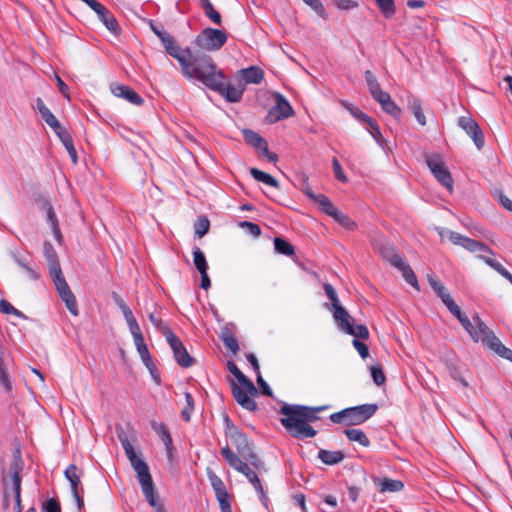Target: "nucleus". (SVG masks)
<instances>
[{
	"instance_id": "27",
	"label": "nucleus",
	"mask_w": 512,
	"mask_h": 512,
	"mask_svg": "<svg viewBox=\"0 0 512 512\" xmlns=\"http://www.w3.org/2000/svg\"><path fill=\"white\" fill-rule=\"evenodd\" d=\"M151 427L163 441L168 457H171L173 451V441L167 426L162 422L153 420L151 421Z\"/></svg>"
},
{
	"instance_id": "20",
	"label": "nucleus",
	"mask_w": 512,
	"mask_h": 512,
	"mask_svg": "<svg viewBox=\"0 0 512 512\" xmlns=\"http://www.w3.org/2000/svg\"><path fill=\"white\" fill-rule=\"evenodd\" d=\"M232 393L239 405H241L244 409L249 411H254L257 408L256 402L250 396H256L258 394V390L255 387V392L248 389L246 386H241L235 383L232 384Z\"/></svg>"
},
{
	"instance_id": "58",
	"label": "nucleus",
	"mask_w": 512,
	"mask_h": 512,
	"mask_svg": "<svg viewBox=\"0 0 512 512\" xmlns=\"http://www.w3.org/2000/svg\"><path fill=\"white\" fill-rule=\"evenodd\" d=\"M370 370H371V376H372L374 383L378 386L382 385L386 380L382 369L380 367L372 366L370 368Z\"/></svg>"
},
{
	"instance_id": "42",
	"label": "nucleus",
	"mask_w": 512,
	"mask_h": 512,
	"mask_svg": "<svg viewBox=\"0 0 512 512\" xmlns=\"http://www.w3.org/2000/svg\"><path fill=\"white\" fill-rule=\"evenodd\" d=\"M428 282L433 290L437 293V295L441 298L442 302H445L446 296H450V294L446 291L443 284L432 275H428Z\"/></svg>"
},
{
	"instance_id": "32",
	"label": "nucleus",
	"mask_w": 512,
	"mask_h": 512,
	"mask_svg": "<svg viewBox=\"0 0 512 512\" xmlns=\"http://www.w3.org/2000/svg\"><path fill=\"white\" fill-rule=\"evenodd\" d=\"M344 434L352 442H357L364 447H368L370 445V440L368 439L366 434L360 429H346L344 431Z\"/></svg>"
},
{
	"instance_id": "2",
	"label": "nucleus",
	"mask_w": 512,
	"mask_h": 512,
	"mask_svg": "<svg viewBox=\"0 0 512 512\" xmlns=\"http://www.w3.org/2000/svg\"><path fill=\"white\" fill-rule=\"evenodd\" d=\"M443 303L459 320L473 341L482 342L500 357L512 362V350L501 343L489 327L480 319V317L474 316L472 320H470L462 313L460 307L455 303L451 296H446V300Z\"/></svg>"
},
{
	"instance_id": "15",
	"label": "nucleus",
	"mask_w": 512,
	"mask_h": 512,
	"mask_svg": "<svg viewBox=\"0 0 512 512\" xmlns=\"http://www.w3.org/2000/svg\"><path fill=\"white\" fill-rule=\"evenodd\" d=\"M439 235L441 238L447 237L453 244L461 246L470 252L493 254L485 244L463 236L457 232L442 228L439 230Z\"/></svg>"
},
{
	"instance_id": "28",
	"label": "nucleus",
	"mask_w": 512,
	"mask_h": 512,
	"mask_svg": "<svg viewBox=\"0 0 512 512\" xmlns=\"http://www.w3.org/2000/svg\"><path fill=\"white\" fill-rule=\"evenodd\" d=\"M407 102H408V108L413 113L417 122L421 126H425L427 123V120L423 113L421 100L416 96L410 95V96H408Z\"/></svg>"
},
{
	"instance_id": "24",
	"label": "nucleus",
	"mask_w": 512,
	"mask_h": 512,
	"mask_svg": "<svg viewBox=\"0 0 512 512\" xmlns=\"http://www.w3.org/2000/svg\"><path fill=\"white\" fill-rule=\"evenodd\" d=\"M44 256L48 263L49 273L51 278L56 277L58 275L63 274L61 270V266L58 260V255L50 242L44 243Z\"/></svg>"
},
{
	"instance_id": "63",
	"label": "nucleus",
	"mask_w": 512,
	"mask_h": 512,
	"mask_svg": "<svg viewBox=\"0 0 512 512\" xmlns=\"http://www.w3.org/2000/svg\"><path fill=\"white\" fill-rule=\"evenodd\" d=\"M225 346L230 349L232 352H236L239 349V345L235 337L232 335H226L223 338Z\"/></svg>"
},
{
	"instance_id": "25",
	"label": "nucleus",
	"mask_w": 512,
	"mask_h": 512,
	"mask_svg": "<svg viewBox=\"0 0 512 512\" xmlns=\"http://www.w3.org/2000/svg\"><path fill=\"white\" fill-rule=\"evenodd\" d=\"M207 476L210 484L215 491L216 498L219 503L230 500V496L226 490L225 484L222 479L217 476L212 470H207Z\"/></svg>"
},
{
	"instance_id": "47",
	"label": "nucleus",
	"mask_w": 512,
	"mask_h": 512,
	"mask_svg": "<svg viewBox=\"0 0 512 512\" xmlns=\"http://www.w3.org/2000/svg\"><path fill=\"white\" fill-rule=\"evenodd\" d=\"M210 227V222L207 217H200L196 221L194 228H195V234L201 238L205 234H207Z\"/></svg>"
},
{
	"instance_id": "26",
	"label": "nucleus",
	"mask_w": 512,
	"mask_h": 512,
	"mask_svg": "<svg viewBox=\"0 0 512 512\" xmlns=\"http://www.w3.org/2000/svg\"><path fill=\"white\" fill-rule=\"evenodd\" d=\"M112 93L116 97L124 98L134 105H141L143 103L142 97L126 85H116L112 87Z\"/></svg>"
},
{
	"instance_id": "59",
	"label": "nucleus",
	"mask_w": 512,
	"mask_h": 512,
	"mask_svg": "<svg viewBox=\"0 0 512 512\" xmlns=\"http://www.w3.org/2000/svg\"><path fill=\"white\" fill-rule=\"evenodd\" d=\"M332 166H333V171H334V175H335L336 179L343 183L347 182L348 178L344 174L343 169H342L339 161L336 158H334L332 160Z\"/></svg>"
},
{
	"instance_id": "1",
	"label": "nucleus",
	"mask_w": 512,
	"mask_h": 512,
	"mask_svg": "<svg viewBox=\"0 0 512 512\" xmlns=\"http://www.w3.org/2000/svg\"><path fill=\"white\" fill-rule=\"evenodd\" d=\"M443 303L459 320L473 341L482 342L500 357L512 362V350L501 343L489 327L480 319V317L474 316L472 320H470L462 313L460 307L455 303L451 296H446V300Z\"/></svg>"
},
{
	"instance_id": "9",
	"label": "nucleus",
	"mask_w": 512,
	"mask_h": 512,
	"mask_svg": "<svg viewBox=\"0 0 512 512\" xmlns=\"http://www.w3.org/2000/svg\"><path fill=\"white\" fill-rule=\"evenodd\" d=\"M166 52L175 58L181 72L187 79H197L203 70L202 63L205 59H211L209 55L194 56L190 48L182 49L175 41L165 48Z\"/></svg>"
},
{
	"instance_id": "56",
	"label": "nucleus",
	"mask_w": 512,
	"mask_h": 512,
	"mask_svg": "<svg viewBox=\"0 0 512 512\" xmlns=\"http://www.w3.org/2000/svg\"><path fill=\"white\" fill-rule=\"evenodd\" d=\"M359 339H362L361 337H355L354 336V339H353V346L354 348L357 350V352L359 353V355L365 359L369 356V349H368V346L361 342Z\"/></svg>"
},
{
	"instance_id": "45",
	"label": "nucleus",
	"mask_w": 512,
	"mask_h": 512,
	"mask_svg": "<svg viewBox=\"0 0 512 512\" xmlns=\"http://www.w3.org/2000/svg\"><path fill=\"white\" fill-rule=\"evenodd\" d=\"M185 407L183 408L181 412V417L186 422L190 421L191 414L194 410V399L192 395L189 392H185Z\"/></svg>"
},
{
	"instance_id": "16",
	"label": "nucleus",
	"mask_w": 512,
	"mask_h": 512,
	"mask_svg": "<svg viewBox=\"0 0 512 512\" xmlns=\"http://www.w3.org/2000/svg\"><path fill=\"white\" fill-rule=\"evenodd\" d=\"M164 329V335L178 365L190 367L193 364V358L189 355L181 340L168 327H164Z\"/></svg>"
},
{
	"instance_id": "33",
	"label": "nucleus",
	"mask_w": 512,
	"mask_h": 512,
	"mask_svg": "<svg viewBox=\"0 0 512 512\" xmlns=\"http://www.w3.org/2000/svg\"><path fill=\"white\" fill-rule=\"evenodd\" d=\"M228 369L235 376L241 386H246L248 389L255 392V385L253 382L240 371L236 364L228 362Z\"/></svg>"
},
{
	"instance_id": "46",
	"label": "nucleus",
	"mask_w": 512,
	"mask_h": 512,
	"mask_svg": "<svg viewBox=\"0 0 512 512\" xmlns=\"http://www.w3.org/2000/svg\"><path fill=\"white\" fill-rule=\"evenodd\" d=\"M331 217H333L335 221H337L340 225L349 230H353L356 226L355 222L349 216L341 213L338 209Z\"/></svg>"
},
{
	"instance_id": "11",
	"label": "nucleus",
	"mask_w": 512,
	"mask_h": 512,
	"mask_svg": "<svg viewBox=\"0 0 512 512\" xmlns=\"http://www.w3.org/2000/svg\"><path fill=\"white\" fill-rule=\"evenodd\" d=\"M23 462L20 455H15L10 465V475H3L4 483V501L3 507L6 509L10 505V498L13 497L16 512H22L21 509V472Z\"/></svg>"
},
{
	"instance_id": "37",
	"label": "nucleus",
	"mask_w": 512,
	"mask_h": 512,
	"mask_svg": "<svg viewBox=\"0 0 512 512\" xmlns=\"http://www.w3.org/2000/svg\"><path fill=\"white\" fill-rule=\"evenodd\" d=\"M378 486L381 492H398L404 487L401 481L390 478L381 480Z\"/></svg>"
},
{
	"instance_id": "7",
	"label": "nucleus",
	"mask_w": 512,
	"mask_h": 512,
	"mask_svg": "<svg viewBox=\"0 0 512 512\" xmlns=\"http://www.w3.org/2000/svg\"><path fill=\"white\" fill-rule=\"evenodd\" d=\"M224 423L225 435L235 446L237 450L236 454L240 456L241 459L249 462L258 471H265L264 463L259 458V456L254 453L252 449V443L249 441L248 437L239 431V429L231 422L228 416L225 417Z\"/></svg>"
},
{
	"instance_id": "49",
	"label": "nucleus",
	"mask_w": 512,
	"mask_h": 512,
	"mask_svg": "<svg viewBox=\"0 0 512 512\" xmlns=\"http://www.w3.org/2000/svg\"><path fill=\"white\" fill-rule=\"evenodd\" d=\"M305 4L311 7L320 17L327 18L326 10L320 0H303Z\"/></svg>"
},
{
	"instance_id": "43",
	"label": "nucleus",
	"mask_w": 512,
	"mask_h": 512,
	"mask_svg": "<svg viewBox=\"0 0 512 512\" xmlns=\"http://www.w3.org/2000/svg\"><path fill=\"white\" fill-rule=\"evenodd\" d=\"M365 80L372 97L382 90L379 82L371 71L367 70L365 72Z\"/></svg>"
},
{
	"instance_id": "35",
	"label": "nucleus",
	"mask_w": 512,
	"mask_h": 512,
	"mask_svg": "<svg viewBox=\"0 0 512 512\" xmlns=\"http://www.w3.org/2000/svg\"><path fill=\"white\" fill-rule=\"evenodd\" d=\"M244 138L247 143L261 151L265 146H267L266 140L252 130H244Z\"/></svg>"
},
{
	"instance_id": "8",
	"label": "nucleus",
	"mask_w": 512,
	"mask_h": 512,
	"mask_svg": "<svg viewBox=\"0 0 512 512\" xmlns=\"http://www.w3.org/2000/svg\"><path fill=\"white\" fill-rule=\"evenodd\" d=\"M166 52L175 58L181 72L187 79H197L203 70L202 63L205 59H211L209 55L194 56L190 48L182 49L175 41L165 48Z\"/></svg>"
},
{
	"instance_id": "57",
	"label": "nucleus",
	"mask_w": 512,
	"mask_h": 512,
	"mask_svg": "<svg viewBox=\"0 0 512 512\" xmlns=\"http://www.w3.org/2000/svg\"><path fill=\"white\" fill-rule=\"evenodd\" d=\"M333 4L340 10H352L359 6L355 0H332Z\"/></svg>"
},
{
	"instance_id": "18",
	"label": "nucleus",
	"mask_w": 512,
	"mask_h": 512,
	"mask_svg": "<svg viewBox=\"0 0 512 512\" xmlns=\"http://www.w3.org/2000/svg\"><path fill=\"white\" fill-rule=\"evenodd\" d=\"M274 97L275 105L268 112V120L274 123L291 117L294 111L287 99L280 93H275Z\"/></svg>"
},
{
	"instance_id": "36",
	"label": "nucleus",
	"mask_w": 512,
	"mask_h": 512,
	"mask_svg": "<svg viewBox=\"0 0 512 512\" xmlns=\"http://www.w3.org/2000/svg\"><path fill=\"white\" fill-rule=\"evenodd\" d=\"M274 249L278 254L292 256L295 254L294 247L285 239L276 237L274 239Z\"/></svg>"
},
{
	"instance_id": "23",
	"label": "nucleus",
	"mask_w": 512,
	"mask_h": 512,
	"mask_svg": "<svg viewBox=\"0 0 512 512\" xmlns=\"http://www.w3.org/2000/svg\"><path fill=\"white\" fill-rule=\"evenodd\" d=\"M264 78V72L257 66H250L245 69H241L237 73V80L244 84H259Z\"/></svg>"
},
{
	"instance_id": "62",
	"label": "nucleus",
	"mask_w": 512,
	"mask_h": 512,
	"mask_svg": "<svg viewBox=\"0 0 512 512\" xmlns=\"http://www.w3.org/2000/svg\"><path fill=\"white\" fill-rule=\"evenodd\" d=\"M129 330H130V333L133 337V340H134V344L135 343H138V342H141V341H144V337L142 335V332H141V329H140V326L139 324H135V325H132L129 327Z\"/></svg>"
},
{
	"instance_id": "44",
	"label": "nucleus",
	"mask_w": 512,
	"mask_h": 512,
	"mask_svg": "<svg viewBox=\"0 0 512 512\" xmlns=\"http://www.w3.org/2000/svg\"><path fill=\"white\" fill-rule=\"evenodd\" d=\"M381 108L384 112L391 115L395 119H400L401 116V108L390 98L387 102L381 105Z\"/></svg>"
},
{
	"instance_id": "34",
	"label": "nucleus",
	"mask_w": 512,
	"mask_h": 512,
	"mask_svg": "<svg viewBox=\"0 0 512 512\" xmlns=\"http://www.w3.org/2000/svg\"><path fill=\"white\" fill-rule=\"evenodd\" d=\"M250 173L253 176V178L259 182H262L266 185H269V186H272L275 188L279 187L278 181L273 176H271L270 174H268L266 172H263L257 168H251Z\"/></svg>"
},
{
	"instance_id": "19",
	"label": "nucleus",
	"mask_w": 512,
	"mask_h": 512,
	"mask_svg": "<svg viewBox=\"0 0 512 512\" xmlns=\"http://www.w3.org/2000/svg\"><path fill=\"white\" fill-rule=\"evenodd\" d=\"M458 126L463 129L472 139L475 146L480 150L484 147V134L477 122L470 116H462L458 119Z\"/></svg>"
},
{
	"instance_id": "10",
	"label": "nucleus",
	"mask_w": 512,
	"mask_h": 512,
	"mask_svg": "<svg viewBox=\"0 0 512 512\" xmlns=\"http://www.w3.org/2000/svg\"><path fill=\"white\" fill-rule=\"evenodd\" d=\"M221 454L227 463L237 472L243 474L246 479L252 484L254 489L257 491L260 500L266 505L267 496L262 486V483L258 477V471L249 462L241 459L235 452H233L228 445L221 449Z\"/></svg>"
},
{
	"instance_id": "4",
	"label": "nucleus",
	"mask_w": 512,
	"mask_h": 512,
	"mask_svg": "<svg viewBox=\"0 0 512 512\" xmlns=\"http://www.w3.org/2000/svg\"><path fill=\"white\" fill-rule=\"evenodd\" d=\"M117 436L125 451V455L130 461L132 468L136 472L142 493L146 501L149 503L150 506L154 508L156 512H166L163 504L158 499L157 494L154 490L152 477L149 472V467L147 463L136 454L134 447L130 443L127 434L123 429L117 431Z\"/></svg>"
},
{
	"instance_id": "12",
	"label": "nucleus",
	"mask_w": 512,
	"mask_h": 512,
	"mask_svg": "<svg viewBox=\"0 0 512 512\" xmlns=\"http://www.w3.org/2000/svg\"><path fill=\"white\" fill-rule=\"evenodd\" d=\"M376 404H364L354 407L345 408L341 411L332 413L330 420L336 424H344L346 426L359 425L371 418L377 411Z\"/></svg>"
},
{
	"instance_id": "6",
	"label": "nucleus",
	"mask_w": 512,
	"mask_h": 512,
	"mask_svg": "<svg viewBox=\"0 0 512 512\" xmlns=\"http://www.w3.org/2000/svg\"><path fill=\"white\" fill-rule=\"evenodd\" d=\"M324 290L326 292V295L332 302V313L333 318L335 322L337 323V326L340 330L345 332L348 335H352L355 337H361L363 340L369 338V331L365 325L359 324L354 325L353 324V318L351 315L346 311V309L340 304V301L338 299L337 293L333 286L329 283L324 284Z\"/></svg>"
},
{
	"instance_id": "38",
	"label": "nucleus",
	"mask_w": 512,
	"mask_h": 512,
	"mask_svg": "<svg viewBox=\"0 0 512 512\" xmlns=\"http://www.w3.org/2000/svg\"><path fill=\"white\" fill-rule=\"evenodd\" d=\"M385 18H391L396 12L394 0H375Z\"/></svg>"
},
{
	"instance_id": "50",
	"label": "nucleus",
	"mask_w": 512,
	"mask_h": 512,
	"mask_svg": "<svg viewBox=\"0 0 512 512\" xmlns=\"http://www.w3.org/2000/svg\"><path fill=\"white\" fill-rule=\"evenodd\" d=\"M47 218H48V222L50 223V225L53 229L54 234L56 235L57 238H59L60 230L58 228V219H57V216L51 206H49L47 208Z\"/></svg>"
},
{
	"instance_id": "31",
	"label": "nucleus",
	"mask_w": 512,
	"mask_h": 512,
	"mask_svg": "<svg viewBox=\"0 0 512 512\" xmlns=\"http://www.w3.org/2000/svg\"><path fill=\"white\" fill-rule=\"evenodd\" d=\"M64 474L66 479L70 483L72 494H76V491H79L78 487L81 483V473L79 472V469L77 468L76 465L71 464L66 468Z\"/></svg>"
},
{
	"instance_id": "40",
	"label": "nucleus",
	"mask_w": 512,
	"mask_h": 512,
	"mask_svg": "<svg viewBox=\"0 0 512 512\" xmlns=\"http://www.w3.org/2000/svg\"><path fill=\"white\" fill-rule=\"evenodd\" d=\"M205 15L215 24H221V15L218 11L215 10L210 0L201 4Z\"/></svg>"
},
{
	"instance_id": "17",
	"label": "nucleus",
	"mask_w": 512,
	"mask_h": 512,
	"mask_svg": "<svg viewBox=\"0 0 512 512\" xmlns=\"http://www.w3.org/2000/svg\"><path fill=\"white\" fill-rule=\"evenodd\" d=\"M52 280L54 282V285L57 289L59 296L64 301L69 312L72 315L77 316L79 314L77 308V300L75 295L70 290L63 274L53 277Z\"/></svg>"
},
{
	"instance_id": "61",
	"label": "nucleus",
	"mask_w": 512,
	"mask_h": 512,
	"mask_svg": "<svg viewBox=\"0 0 512 512\" xmlns=\"http://www.w3.org/2000/svg\"><path fill=\"white\" fill-rule=\"evenodd\" d=\"M0 383L6 391H8V392L11 391L12 387H11V383L9 380V374H8L6 368L0 369Z\"/></svg>"
},
{
	"instance_id": "41",
	"label": "nucleus",
	"mask_w": 512,
	"mask_h": 512,
	"mask_svg": "<svg viewBox=\"0 0 512 512\" xmlns=\"http://www.w3.org/2000/svg\"><path fill=\"white\" fill-rule=\"evenodd\" d=\"M136 349L140 355V358L145 366H152L153 360L149 353L148 347L145 341L135 343Z\"/></svg>"
},
{
	"instance_id": "52",
	"label": "nucleus",
	"mask_w": 512,
	"mask_h": 512,
	"mask_svg": "<svg viewBox=\"0 0 512 512\" xmlns=\"http://www.w3.org/2000/svg\"><path fill=\"white\" fill-rule=\"evenodd\" d=\"M0 310L4 314H13L18 317H24L23 313L16 309L14 306H12L8 301L1 300L0 301Z\"/></svg>"
},
{
	"instance_id": "51",
	"label": "nucleus",
	"mask_w": 512,
	"mask_h": 512,
	"mask_svg": "<svg viewBox=\"0 0 512 512\" xmlns=\"http://www.w3.org/2000/svg\"><path fill=\"white\" fill-rule=\"evenodd\" d=\"M403 278L414 288L419 289L417 277L411 267L408 265L402 271Z\"/></svg>"
},
{
	"instance_id": "30",
	"label": "nucleus",
	"mask_w": 512,
	"mask_h": 512,
	"mask_svg": "<svg viewBox=\"0 0 512 512\" xmlns=\"http://www.w3.org/2000/svg\"><path fill=\"white\" fill-rule=\"evenodd\" d=\"M307 195L319 206L323 209L325 213H327L329 216H332L335 214V211L337 208L334 206V204L330 201L328 197H326L324 194H313L311 192H307Z\"/></svg>"
},
{
	"instance_id": "13",
	"label": "nucleus",
	"mask_w": 512,
	"mask_h": 512,
	"mask_svg": "<svg viewBox=\"0 0 512 512\" xmlns=\"http://www.w3.org/2000/svg\"><path fill=\"white\" fill-rule=\"evenodd\" d=\"M226 41V33L214 28L203 29L195 38L196 46L206 51H218Z\"/></svg>"
},
{
	"instance_id": "29",
	"label": "nucleus",
	"mask_w": 512,
	"mask_h": 512,
	"mask_svg": "<svg viewBox=\"0 0 512 512\" xmlns=\"http://www.w3.org/2000/svg\"><path fill=\"white\" fill-rule=\"evenodd\" d=\"M318 458L326 465H336L344 459V454L342 451L321 449L318 452Z\"/></svg>"
},
{
	"instance_id": "64",
	"label": "nucleus",
	"mask_w": 512,
	"mask_h": 512,
	"mask_svg": "<svg viewBox=\"0 0 512 512\" xmlns=\"http://www.w3.org/2000/svg\"><path fill=\"white\" fill-rule=\"evenodd\" d=\"M43 509L45 512H61L60 505L55 499H49Z\"/></svg>"
},
{
	"instance_id": "39",
	"label": "nucleus",
	"mask_w": 512,
	"mask_h": 512,
	"mask_svg": "<svg viewBox=\"0 0 512 512\" xmlns=\"http://www.w3.org/2000/svg\"><path fill=\"white\" fill-rule=\"evenodd\" d=\"M193 262L199 272L208 270V264L205 255L199 247H195L193 249Z\"/></svg>"
},
{
	"instance_id": "48",
	"label": "nucleus",
	"mask_w": 512,
	"mask_h": 512,
	"mask_svg": "<svg viewBox=\"0 0 512 512\" xmlns=\"http://www.w3.org/2000/svg\"><path fill=\"white\" fill-rule=\"evenodd\" d=\"M53 131L57 134V136L59 137V139L61 140L62 144L65 146L66 149L68 147L74 146L73 139L70 133L61 125L59 126V129H54Z\"/></svg>"
},
{
	"instance_id": "5",
	"label": "nucleus",
	"mask_w": 512,
	"mask_h": 512,
	"mask_svg": "<svg viewBox=\"0 0 512 512\" xmlns=\"http://www.w3.org/2000/svg\"><path fill=\"white\" fill-rule=\"evenodd\" d=\"M203 70L196 80L203 83L209 89L219 92L228 102L237 103L242 99L245 87L238 81L235 86L231 83H224L225 75L219 70L213 59H205L202 63Z\"/></svg>"
},
{
	"instance_id": "22",
	"label": "nucleus",
	"mask_w": 512,
	"mask_h": 512,
	"mask_svg": "<svg viewBox=\"0 0 512 512\" xmlns=\"http://www.w3.org/2000/svg\"><path fill=\"white\" fill-rule=\"evenodd\" d=\"M374 247L379 250L385 259L400 271L408 266L405 260L395 252L393 246L389 243H374Z\"/></svg>"
},
{
	"instance_id": "53",
	"label": "nucleus",
	"mask_w": 512,
	"mask_h": 512,
	"mask_svg": "<svg viewBox=\"0 0 512 512\" xmlns=\"http://www.w3.org/2000/svg\"><path fill=\"white\" fill-rule=\"evenodd\" d=\"M239 226L246 229V231L254 237H258L261 234L260 226L253 222L243 221L239 223Z\"/></svg>"
},
{
	"instance_id": "54",
	"label": "nucleus",
	"mask_w": 512,
	"mask_h": 512,
	"mask_svg": "<svg viewBox=\"0 0 512 512\" xmlns=\"http://www.w3.org/2000/svg\"><path fill=\"white\" fill-rule=\"evenodd\" d=\"M368 132L371 134L373 139L381 146L383 147L384 138L382 136V133L380 131V128L378 124L374 121L372 125H369V128L367 129Z\"/></svg>"
},
{
	"instance_id": "60",
	"label": "nucleus",
	"mask_w": 512,
	"mask_h": 512,
	"mask_svg": "<svg viewBox=\"0 0 512 512\" xmlns=\"http://www.w3.org/2000/svg\"><path fill=\"white\" fill-rule=\"evenodd\" d=\"M41 117L47 123V125H49L53 130L59 129V126L61 124L51 111L45 113Z\"/></svg>"
},
{
	"instance_id": "3",
	"label": "nucleus",
	"mask_w": 512,
	"mask_h": 512,
	"mask_svg": "<svg viewBox=\"0 0 512 512\" xmlns=\"http://www.w3.org/2000/svg\"><path fill=\"white\" fill-rule=\"evenodd\" d=\"M328 408L329 405L309 407L285 404L280 408V413L284 416L281 419V424L295 438H312L317 431L308 423L316 421L317 413Z\"/></svg>"
},
{
	"instance_id": "14",
	"label": "nucleus",
	"mask_w": 512,
	"mask_h": 512,
	"mask_svg": "<svg viewBox=\"0 0 512 512\" xmlns=\"http://www.w3.org/2000/svg\"><path fill=\"white\" fill-rule=\"evenodd\" d=\"M426 164L437 181L449 191L453 189V178L446 167L445 161L440 154H428L425 157Z\"/></svg>"
},
{
	"instance_id": "21",
	"label": "nucleus",
	"mask_w": 512,
	"mask_h": 512,
	"mask_svg": "<svg viewBox=\"0 0 512 512\" xmlns=\"http://www.w3.org/2000/svg\"><path fill=\"white\" fill-rule=\"evenodd\" d=\"M91 9L97 14L99 20L110 32L113 34L119 33L120 28L115 17L104 5L97 2Z\"/></svg>"
},
{
	"instance_id": "55",
	"label": "nucleus",
	"mask_w": 512,
	"mask_h": 512,
	"mask_svg": "<svg viewBox=\"0 0 512 512\" xmlns=\"http://www.w3.org/2000/svg\"><path fill=\"white\" fill-rule=\"evenodd\" d=\"M16 263L22 267L25 272L27 273V276L32 280H37L39 278L38 273L33 269L27 262H25L23 259L17 257L15 259Z\"/></svg>"
}]
</instances>
